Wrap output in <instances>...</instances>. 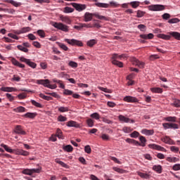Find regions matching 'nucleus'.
I'll return each mask as SVG.
<instances>
[{"instance_id": "obj_33", "label": "nucleus", "mask_w": 180, "mask_h": 180, "mask_svg": "<svg viewBox=\"0 0 180 180\" xmlns=\"http://www.w3.org/2000/svg\"><path fill=\"white\" fill-rule=\"evenodd\" d=\"M6 2L8 4H11V5H13V6H15V8H18V6H20V5H22L21 3H18L13 0H6Z\"/></svg>"}, {"instance_id": "obj_44", "label": "nucleus", "mask_w": 180, "mask_h": 180, "mask_svg": "<svg viewBox=\"0 0 180 180\" xmlns=\"http://www.w3.org/2000/svg\"><path fill=\"white\" fill-rule=\"evenodd\" d=\"M58 112H60L61 113H64L65 112H68L70 109L68 107H59L58 108Z\"/></svg>"}, {"instance_id": "obj_30", "label": "nucleus", "mask_w": 180, "mask_h": 180, "mask_svg": "<svg viewBox=\"0 0 180 180\" xmlns=\"http://www.w3.org/2000/svg\"><path fill=\"white\" fill-rule=\"evenodd\" d=\"M139 176H141V178H143L144 179H148V178H150V174H147V173H143L141 172H137Z\"/></svg>"}, {"instance_id": "obj_29", "label": "nucleus", "mask_w": 180, "mask_h": 180, "mask_svg": "<svg viewBox=\"0 0 180 180\" xmlns=\"http://www.w3.org/2000/svg\"><path fill=\"white\" fill-rule=\"evenodd\" d=\"M153 169L155 171V172H158V174L162 172V167H161V165H154Z\"/></svg>"}, {"instance_id": "obj_10", "label": "nucleus", "mask_w": 180, "mask_h": 180, "mask_svg": "<svg viewBox=\"0 0 180 180\" xmlns=\"http://www.w3.org/2000/svg\"><path fill=\"white\" fill-rule=\"evenodd\" d=\"M116 58H117V53L112 54V63L114 65H117V67H120V68H123V63H122L119 60H117Z\"/></svg>"}, {"instance_id": "obj_19", "label": "nucleus", "mask_w": 180, "mask_h": 180, "mask_svg": "<svg viewBox=\"0 0 180 180\" xmlns=\"http://www.w3.org/2000/svg\"><path fill=\"white\" fill-rule=\"evenodd\" d=\"M162 141L165 143V144H169L170 146L175 144L174 140L171 139V138L169 136H165L164 138H162Z\"/></svg>"}, {"instance_id": "obj_47", "label": "nucleus", "mask_w": 180, "mask_h": 180, "mask_svg": "<svg viewBox=\"0 0 180 180\" xmlns=\"http://www.w3.org/2000/svg\"><path fill=\"white\" fill-rule=\"evenodd\" d=\"M31 103L34 105V106H36V108H43V105L41 104H40L39 103L37 102L34 100H31Z\"/></svg>"}, {"instance_id": "obj_40", "label": "nucleus", "mask_w": 180, "mask_h": 180, "mask_svg": "<svg viewBox=\"0 0 180 180\" xmlns=\"http://www.w3.org/2000/svg\"><path fill=\"white\" fill-rule=\"evenodd\" d=\"M39 98H41L42 99H44L45 101H53V97L46 96L43 94H39Z\"/></svg>"}, {"instance_id": "obj_60", "label": "nucleus", "mask_w": 180, "mask_h": 180, "mask_svg": "<svg viewBox=\"0 0 180 180\" xmlns=\"http://www.w3.org/2000/svg\"><path fill=\"white\" fill-rule=\"evenodd\" d=\"M170 150H171V151H172V153H179V148H178L176 146H171Z\"/></svg>"}, {"instance_id": "obj_7", "label": "nucleus", "mask_w": 180, "mask_h": 180, "mask_svg": "<svg viewBox=\"0 0 180 180\" xmlns=\"http://www.w3.org/2000/svg\"><path fill=\"white\" fill-rule=\"evenodd\" d=\"M67 5H72L73 8L76 9L78 12H82V11H85L86 9V5L85 4H79L77 3H71V4H67Z\"/></svg>"}, {"instance_id": "obj_34", "label": "nucleus", "mask_w": 180, "mask_h": 180, "mask_svg": "<svg viewBox=\"0 0 180 180\" xmlns=\"http://www.w3.org/2000/svg\"><path fill=\"white\" fill-rule=\"evenodd\" d=\"M96 6H98V8H109L110 5L109 4L106 3H96Z\"/></svg>"}, {"instance_id": "obj_24", "label": "nucleus", "mask_w": 180, "mask_h": 180, "mask_svg": "<svg viewBox=\"0 0 180 180\" xmlns=\"http://www.w3.org/2000/svg\"><path fill=\"white\" fill-rule=\"evenodd\" d=\"M13 111L16 113H23V112H26V108L23 106H19L16 108H14Z\"/></svg>"}, {"instance_id": "obj_45", "label": "nucleus", "mask_w": 180, "mask_h": 180, "mask_svg": "<svg viewBox=\"0 0 180 180\" xmlns=\"http://www.w3.org/2000/svg\"><path fill=\"white\" fill-rule=\"evenodd\" d=\"M112 169L115 171L116 172H118V174H125L126 170L120 169L119 167H113Z\"/></svg>"}, {"instance_id": "obj_25", "label": "nucleus", "mask_w": 180, "mask_h": 180, "mask_svg": "<svg viewBox=\"0 0 180 180\" xmlns=\"http://www.w3.org/2000/svg\"><path fill=\"white\" fill-rule=\"evenodd\" d=\"M60 18V20H62V22H64L65 23H67L68 25H71V20L70 19V18H68L67 16H64V15H61Z\"/></svg>"}, {"instance_id": "obj_41", "label": "nucleus", "mask_w": 180, "mask_h": 180, "mask_svg": "<svg viewBox=\"0 0 180 180\" xmlns=\"http://www.w3.org/2000/svg\"><path fill=\"white\" fill-rule=\"evenodd\" d=\"M56 136H58V139H61L62 140L64 139V136H63V131L61 129H58L56 131Z\"/></svg>"}, {"instance_id": "obj_17", "label": "nucleus", "mask_w": 180, "mask_h": 180, "mask_svg": "<svg viewBox=\"0 0 180 180\" xmlns=\"http://www.w3.org/2000/svg\"><path fill=\"white\" fill-rule=\"evenodd\" d=\"M14 152L17 155H24L25 157L29 155V152L22 149H14Z\"/></svg>"}, {"instance_id": "obj_59", "label": "nucleus", "mask_w": 180, "mask_h": 180, "mask_svg": "<svg viewBox=\"0 0 180 180\" xmlns=\"http://www.w3.org/2000/svg\"><path fill=\"white\" fill-rule=\"evenodd\" d=\"M86 124H88L89 127H94V120L91 119H88L86 120Z\"/></svg>"}, {"instance_id": "obj_50", "label": "nucleus", "mask_w": 180, "mask_h": 180, "mask_svg": "<svg viewBox=\"0 0 180 180\" xmlns=\"http://www.w3.org/2000/svg\"><path fill=\"white\" fill-rule=\"evenodd\" d=\"M91 117H92L93 119H96V120H99V119H101V116L98 112H94L91 114Z\"/></svg>"}, {"instance_id": "obj_14", "label": "nucleus", "mask_w": 180, "mask_h": 180, "mask_svg": "<svg viewBox=\"0 0 180 180\" xmlns=\"http://www.w3.org/2000/svg\"><path fill=\"white\" fill-rule=\"evenodd\" d=\"M30 30H32V29L30 27H24L20 30H13V33H15V34H22L23 33L30 32Z\"/></svg>"}, {"instance_id": "obj_62", "label": "nucleus", "mask_w": 180, "mask_h": 180, "mask_svg": "<svg viewBox=\"0 0 180 180\" xmlns=\"http://www.w3.org/2000/svg\"><path fill=\"white\" fill-rule=\"evenodd\" d=\"M64 95H72V94H74V92L71 90H68V89H65L63 91Z\"/></svg>"}, {"instance_id": "obj_55", "label": "nucleus", "mask_w": 180, "mask_h": 180, "mask_svg": "<svg viewBox=\"0 0 180 180\" xmlns=\"http://www.w3.org/2000/svg\"><path fill=\"white\" fill-rule=\"evenodd\" d=\"M6 96L10 101V102H13V101H15V97L11 96V94H6Z\"/></svg>"}, {"instance_id": "obj_26", "label": "nucleus", "mask_w": 180, "mask_h": 180, "mask_svg": "<svg viewBox=\"0 0 180 180\" xmlns=\"http://www.w3.org/2000/svg\"><path fill=\"white\" fill-rule=\"evenodd\" d=\"M158 37L159 39H162L163 40H170L171 39L170 35H167L165 34H158Z\"/></svg>"}, {"instance_id": "obj_4", "label": "nucleus", "mask_w": 180, "mask_h": 180, "mask_svg": "<svg viewBox=\"0 0 180 180\" xmlns=\"http://www.w3.org/2000/svg\"><path fill=\"white\" fill-rule=\"evenodd\" d=\"M51 25L55 29H58V30H62V32H68V26L63 24V22H53Z\"/></svg>"}, {"instance_id": "obj_16", "label": "nucleus", "mask_w": 180, "mask_h": 180, "mask_svg": "<svg viewBox=\"0 0 180 180\" xmlns=\"http://www.w3.org/2000/svg\"><path fill=\"white\" fill-rule=\"evenodd\" d=\"M66 126H68V127H75L76 129H79L81 127L78 122L73 120L68 122Z\"/></svg>"}, {"instance_id": "obj_43", "label": "nucleus", "mask_w": 180, "mask_h": 180, "mask_svg": "<svg viewBox=\"0 0 180 180\" xmlns=\"http://www.w3.org/2000/svg\"><path fill=\"white\" fill-rule=\"evenodd\" d=\"M165 120H166V122H172L173 123H175V122H176V117H167L165 118Z\"/></svg>"}, {"instance_id": "obj_35", "label": "nucleus", "mask_w": 180, "mask_h": 180, "mask_svg": "<svg viewBox=\"0 0 180 180\" xmlns=\"http://www.w3.org/2000/svg\"><path fill=\"white\" fill-rule=\"evenodd\" d=\"M96 43H98V41H96V39H90L87 41L86 44L87 46H89V47H94V46H95Z\"/></svg>"}, {"instance_id": "obj_53", "label": "nucleus", "mask_w": 180, "mask_h": 180, "mask_svg": "<svg viewBox=\"0 0 180 180\" xmlns=\"http://www.w3.org/2000/svg\"><path fill=\"white\" fill-rule=\"evenodd\" d=\"M131 137H132V139H137V137L139 136H140V133H139L138 131H134V132H132L131 134H130Z\"/></svg>"}, {"instance_id": "obj_15", "label": "nucleus", "mask_w": 180, "mask_h": 180, "mask_svg": "<svg viewBox=\"0 0 180 180\" xmlns=\"http://www.w3.org/2000/svg\"><path fill=\"white\" fill-rule=\"evenodd\" d=\"M124 102H128L129 103H136L139 102V99L137 98L131 96H127L124 98Z\"/></svg>"}, {"instance_id": "obj_57", "label": "nucleus", "mask_w": 180, "mask_h": 180, "mask_svg": "<svg viewBox=\"0 0 180 180\" xmlns=\"http://www.w3.org/2000/svg\"><path fill=\"white\" fill-rule=\"evenodd\" d=\"M122 131H124V133H131V131H132V129L129 127H124L122 129Z\"/></svg>"}, {"instance_id": "obj_6", "label": "nucleus", "mask_w": 180, "mask_h": 180, "mask_svg": "<svg viewBox=\"0 0 180 180\" xmlns=\"http://www.w3.org/2000/svg\"><path fill=\"white\" fill-rule=\"evenodd\" d=\"M40 169H25L22 171V174L32 176L33 174H40Z\"/></svg>"}, {"instance_id": "obj_37", "label": "nucleus", "mask_w": 180, "mask_h": 180, "mask_svg": "<svg viewBox=\"0 0 180 180\" xmlns=\"http://www.w3.org/2000/svg\"><path fill=\"white\" fill-rule=\"evenodd\" d=\"M63 150L68 153H72V150H74V148H72V146L71 145H67L63 146Z\"/></svg>"}, {"instance_id": "obj_52", "label": "nucleus", "mask_w": 180, "mask_h": 180, "mask_svg": "<svg viewBox=\"0 0 180 180\" xmlns=\"http://www.w3.org/2000/svg\"><path fill=\"white\" fill-rule=\"evenodd\" d=\"M68 65H70V67H72V68H77V67H78V63L74 61H70L69 62Z\"/></svg>"}, {"instance_id": "obj_36", "label": "nucleus", "mask_w": 180, "mask_h": 180, "mask_svg": "<svg viewBox=\"0 0 180 180\" xmlns=\"http://www.w3.org/2000/svg\"><path fill=\"white\" fill-rule=\"evenodd\" d=\"M55 162L57 164H59V165H61L63 168H68V165L65 164L64 162L60 161V159H56Z\"/></svg>"}, {"instance_id": "obj_11", "label": "nucleus", "mask_w": 180, "mask_h": 180, "mask_svg": "<svg viewBox=\"0 0 180 180\" xmlns=\"http://www.w3.org/2000/svg\"><path fill=\"white\" fill-rule=\"evenodd\" d=\"M162 126L166 130L167 129H173L174 130L176 129H179V125L175 123H163Z\"/></svg>"}, {"instance_id": "obj_8", "label": "nucleus", "mask_w": 180, "mask_h": 180, "mask_svg": "<svg viewBox=\"0 0 180 180\" xmlns=\"http://www.w3.org/2000/svg\"><path fill=\"white\" fill-rule=\"evenodd\" d=\"M66 43L68 44H70V46H78L79 47H82L84 46V44H82V41L77 40V39H65Z\"/></svg>"}, {"instance_id": "obj_13", "label": "nucleus", "mask_w": 180, "mask_h": 180, "mask_svg": "<svg viewBox=\"0 0 180 180\" xmlns=\"http://www.w3.org/2000/svg\"><path fill=\"white\" fill-rule=\"evenodd\" d=\"M118 120L121 123H134V120H130V118L126 117L122 115L118 116Z\"/></svg>"}, {"instance_id": "obj_27", "label": "nucleus", "mask_w": 180, "mask_h": 180, "mask_svg": "<svg viewBox=\"0 0 180 180\" xmlns=\"http://www.w3.org/2000/svg\"><path fill=\"white\" fill-rule=\"evenodd\" d=\"M24 117H27V119H34L36 117V113L34 112H27L24 115H22Z\"/></svg>"}, {"instance_id": "obj_56", "label": "nucleus", "mask_w": 180, "mask_h": 180, "mask_svg": "<svg viewBox=\"0 0 180 180\" xmlns=\"http://www.w3.org/2000/svg\"><path fill=\"white\" fill-rule=\"evenodd\" d=\"M58 122H67V117L60 115L58 117Z\"/></svg>"}, {"instance_id": "obj_32", "label": "nucleus", "mask_w": 180, "mask_h": 180, "mask_svg": "<svg viewBox=\"0 0 180 180\" xmlns=\"http://www.w3.org/2000/svg\"><path fill=\"white\" fill-rule=\"evenodd\" d=\"M1 147H3L4 148V150H6L7 151V153H11V154L13 153H14V150H13L12 148H9V146H8L4 143L1 144Z\"/></svg>"}, {"instance_id": "obj_21", "label": "nucleus", "mask_w": 180, "mask_h": 180, "mask_svg": "<svg viewBox=\"0 0 180 180\" xmlns=\"http://www.w3.org/2000/svg\"><path fill=\"white\" fill-rule=\"evenodd\" d=\"M0 91H3V92H16L17 89L15 87H1Z\"/></svg>"}, {"instance_id": "obj_39", "label": "nucleus", "mask_w": 180, "mask_h": 180, "mask_svg": "<svg viewBox=\"0 0 180 180\" xmlns=\"http://www.w3.org/2000/svg\"><path fill=\"white\" fill-rule=\"evenodd\" d=\"M74 12V8L71 7L66 6L63 8L64 13H72Z\"/></svg>"}, {"instance_id": "obj_3", "label": "nucleus", "mask_w": 180, "mask_h": 180, "mask_svg": "<svg viewBox=\"0 0 180 180\" xmlns=\"http://www.w3.org/2000/svg\"><path fill=\"white\" fill-rule=\"evenodd\" d=\"M37 84L44 85L46 88H49V89H56L57 88V84H51L49 79L37 80Z\"/></svg>"}, {"instance_id": "obj_20", "label": "nucleus", "mask_w": 180, "mask_h": 180, "mask_svg": "<svg viewBox=\"0 0 180 180\" xmlns=\"http://www.w3.org/2000/svg\"><path fill=\"white\" fill-rule=\"evenodd\" d=\"M11 63L16 67H19L20 68H25V65L19 63V61H18L15 58H11Z\"/></svg>"}, {"instance_id": "obj_64", "label": "nucleus", "mask_w": 180, "mask_h": 180, "mask_svg": "<svg viewBox=\"0 0 180 180\" xmlns=\"http://www.w3.org/2000/svg\"><path fill=\"white\" fill-rule=\"evenodd\" d=\"M18 99H25L26 98V94L22 93L18 95Z\"/></svg>"}, {"instance_id": "obj_63", "label": "nucleus", "mask_w": 180, "mask_h": 180, "mask_svg": "<svg viewBox=\"0 0 180 180\" xmlns=\"http://www.w3.org/2000/svg\"><path fill=\"white\" fill-rule=\"evenodd\" d=\"M172 169L174 171H179L180 170V164H176L173 166Z\"/></svg>"}, {"instance_id": "obj_28", "label": "nucleus", "mask_w": 180, "mask_h": 180, "mask_svg": "<svg viewBox=\"0 0 180 180\" xmlns=\"http://www.w3.org/2000/svg\"><path fill=\"white\" fill-rule=\"evenodd\" d=\"M141 133H143V134H146V136H153V134H154V130L144 129L141 131Z\"/></svg>"}, {"instance_id": "obj_2", "label": "nucleus", "mask_w": 180, "mask_h": 180, "mask_svg": "<svg viewBox=\"0 0 180 180\" xmlns=\"http://www.w3.org/2000/svg\"><path fill=\"white\" fill-rule=\"evenodd\" d=\"M139 140L141 141V143L131 139H127L126 141L127 143H129V144H134V146H140L141 147H146V143H147V139H146V137L141 136L139 137Z\"/></svg>"}, {"instance_id": "obj_48", "label": "nucleus", "mask_w": 180, "mask_h": 180, "mask_svg": "<svg viewBox=\"0 0 180 180\" xmlns=\"http://www.w3.org/2000/svg\"><path fill=\"white\" fill-rule=\"evenodd\" d=\"M130 5H131L132 8L136 9V8H139L140 6V2L139 1H132L130 3Z\"/></svg>"}, {"instance_id": "obj_12", "label": "nucleus", "mask_w": 180, "mask_h": 180, "mask_svg": "<svg viewBox=\"0 0 180 180\" xmlns=\"http://www.w3.org/2000/svg\"><path fill=\"white\" fill-rule=\"evenodd\" d=\"M148 147L149 148H152L153 150H158V151H163L164 153L167 152V149L155 143L149 144Z\"/></svg>"}, {"instance_id": "obj_22", "label": "nucleus", "mask_w": 180, "mask_h": 180, "mask_svg": "<svg viewBox=\"0 0 180 180\" xmlns=\"http://www.w3.org/2000/svg\"><path fill=\"white\" fill-rule=\"evenodd\" d=\"M140 38L143 39L144 40H147V39H154V34L153 33H149L148 34H143L140 35Z\"/></svg>"}, {"instance_id": "obj_49", "label": "nucleus", "mask_w": 180, "mask_h": 180, "mask_svg": "<svg viewBox=\"0 0 180 180\" xmlns=\"http://www.w3.org/2000/svg\"><path fill=\"white\" fill-rule=\"evenodd\" d=\"M37 34H39L42 39L46 37V32H44L43 30H39L37 31Z\"/></svg>"}, {"instance_id": "obj_46", "label": "nucleus", "mask_w": 180, "mask_h": 180, "mask_svg": "<svg viewBox=\"0 0 180 180\" xmlns=\"http://www.w3.org/2000/svg\"><path fill=\"white\" fill-rule=\"evenodd\" d=\"M27 65H29V67H31V68H36V67H37V65L34 62L30 61V59H28V62H27Z\"/></svg>"}, {"instance_id": "obj_5", "label": "nucleus", "mask_w": 180, "mask_h": 180, "mask_svg": "<svg viewBox=\"0 0 180 180\" xmlns=\"http://www.w3.org/2000/svg\"><path fill=\"white\" fill-rule=\"evenodd\" d=\"M148 9L153 12H157L160 11H164V9H165V6L161 4H153V5L148 6Z\"/></svg>"}, {"instance_id": "obj_38", "label": "nucleus", "mask_w": 180, "mask_h": 180, "mask_svg": "<svg viewBox=\"0 0 180 180\" xmlns=\"http://www.w3.org/2000/svg\"><path fill=\"white\" fill-rule=\"evenodd\" d=\"M166 160L168 161L169 162H178V161H179V159L174 157H167L166 158Z\"/></svg>"}, {"instance_id": "obj_54", "label": "nucleus", "mask_w": 180, "mask_h": 180, "mask_svg": "<svg viewBox=\"0 0 180 180\" xmlns=\"http://www.w3.org/2000/svg\"><path fill=\"white\" fill-rule=\"evenodd\" d=\"M58 46L62 49V50H64L65 51H68V47L65 46L64 44L58 43Z\"/></svg>"}, {"instance_id": "obj_42", "label": "nucleus", "mask_w": 180, "mask_h": 180, "mask_svg": "<svg viewBox=\"0 0 180 180\" xmlns=\"http://www.w3.org/2000/svg\"><path fill=\"white\" fill-rule=\"evenodd\" d=\"M17 49L18 50H20V51H23L24 53H27L29 51V49H27V48H26L22 45L17 46Z\"/></svg>"}, {"instance_id": "obj_51", "label": "nucleus", "mask_w": 180, "mask_h": 180, "mask_svg": "<svg viewBox=\"0 0 180 180\" xmlns=\"http://www.w3.org/2000/svg\"><path fill=\"white\" fill-rule=\"evenodd\" d=\"M179 22H180V20L179 18H172V19L168 20V23H171V24H172V23H179Z\"/></svg>"}, {"instance_id": "obj_31", "label": "nucleus", "mask_w": 180, "mask_h": 180, "mask_svg": "<svg viewBox=\"0 0 180 180\" xmlns=\"http://www.w3.org/2000/svg\"><path fill=\"white\" fill-rule=\"evenodd\" d=\"M151 92H153V94H162V89L160 87H155L150 89Z\"/></svg>"}, {"instance_id": "obj_58", "label": "nucleus", "mask_w": 180, "mask_h": 180, "mask_svg": "<svg viewBox=\"0 0 180 180\" xmlns=\"http://www.w3.org/2000/svg\"><path fill=\"white\" fill-rule=\"evenodd\" d=\"M145 14H146V13L144 11H141L139 10L137 11L136 17L137 18H143V16H144Z\"/></svg>"}, {"instance_id": "obj_23", "label": "nucleus", "mask_w": 180, "mask_h": 180, "mask_svg": "<svg viewBox=\"0 0 180 180\" xmlns=\"http://www.w3.org/2000/svg\"><path fill=\"white\" fill-rule=\"evenodd\" d=\"M168 34L170 35V37L172 36V37L176 39V40H180V33L179 32H168Z\"/></svg>"}, {"instance_id": "obj_9", "label": "nucleus", "mask_w": 180, "mask_h": 180, "mask_svg": "<svg viewBox=\"0 0 180 180\" xmlns=\"http://www.w3.org/2000/svg\"><path fill=\"white\" fill-rule=\"evenodd\" d=\"M130 61L133 64V65L139 67V68H144L145 63L143 62H141L140 60H139V59L132 57L130 58Z\"/></svg>"}, {"instance_id": "obj_18", "label": "nucleus", "mask_w": 180, "mask_h": 180, "mask_svg": "<svg viewBox=\"0 0 180 180\" xmlns=\"http://www.w3.org/2000/svg\"><path fill=\"white\" fill-rule=\"evenodd\" d=\"M14 131L15 133H16V134H21L22 136H25L26 134V131H23V129H22V126L20 125H17L15 128Z\"/></svg>"}, {"instance_id": "obj_1", "label": "nucleus", "mask_w": 180, "mask_h": 180, "mask_svg": "<svg viewBox=\"0 0 180 180\" xmlns=\"http://www.w3.org/2000/svg\"><path fill=\"white\" fill-rule=\"evenodd\" d=\"M95 16L96 19H99L100 20H109V18L101 15L98 13H90L89 12L85 13L84 14V22H91L92 20L93 17Z\"/></svg>"}, {"instance_id": "obj_61", "label": "nucleus", "mask_w": 180, "mask_h": 180, "mask_svg": "<svg viewBox=\"0 0 180 180\" xmlns=\"http://www.w3.org/2000/svg\"><path fill=\"white\" fill-rule=\"evenodd\" d=\"M138 29H139L141 32H144L146 30V25L143 24H140L138 25Z\"/></svg>"}]
</instances>
